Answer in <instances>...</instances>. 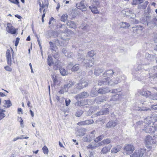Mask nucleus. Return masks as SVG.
Listing matches in <instances>:
<instances>
[{
  "mask_svg": "<svg viewBox=\"0 0 157 157\" xmlns=\"http://www.w3.org/2000/svg\"><path fill=\"white\" fill-rule=\"evenodd\" d=\"M89 96V94L86 92H83L77 95L78 97L80 98H86Z\"/></svg>",
  "mask_w": 157,
  "mask_h": 157,
  "instance_id": "b1692460",
  "label": "nucleus"
},
{
  "mask_svg": "<svg viewBox=\"0 0 157 157\" xmlns=\"http://www.w3.org/2000/svg\"><path fill=\"white\" fill-rule=\"evenodd\" d=\"M151 25V26H155L157 25V18H156L155 16L153 17V18L151 19L148 22L147 24V26Z\"/></svg>",
  "mask_w": 157,
  "mask_h": 157,
  "instance_id": "f8f14e48",
  "label": "nucleus"
},
{
  "mask_svg": "<svg viewBox=\"0 0 157 157\" xmlns=\"http://www.w3.org/2000/svg\"><path fill=\"white\" fill-rule=\"evenodd\" d=\"M121 149V147L119 145H117L112 149L111 152L112 153H116L119 152Z\"/></svg>",
  "mask_w": 157,
  "mask_h": 157,
  "instance_id": "4be33fe9",
  "label": "nucleus"
},
{
  "mask_svg": "<svg viewBox=\"0 0 157 157\" xmlns=\"http://www.w3.org/2000/svg\"><path fill=\"white\" fill-rule=\"evenodd\" d=\"M121 97V95L119 94H116L113 96L110 100L111 101H119L120 100V98Z\"/></svg>",
  "mask_w": 157,
  "mask_h": 157,
  "instance_id": "393cba45",
  "label": "nucleus"
},
{
  "mask_svg": "<svg viewBox=\"0 0 157 157\" xmlns=\"http://www.w3.org/2000/svg\"><path fill=\"white\" fill-rule=\"evenodd\" d=\"M151 19V16L148 15L146 17H142L140 19L141 22L144 24H147L148 22Z\"/></svg>",
  "mask_w": 157,
  "mask_h": 157,
  "instance_id": "a211bd4d",
  "label": "nucleus"
},
{
  "mask_svg": "<svg viewBox=\"0 0 157 157\" xmlns=\"http://www.w3.org/2000/svg\"><path fill=\"white\" fill-rule=\"evenodd\" d=\"M151 155L149 151H147L145 148H140L136 150L131 155L130 157H148Z\"/></svg>",
  "mask_w": 157,
  "mask_h": 157,
  "instance_id": "f03ea898",
  "label": "nucleus"
},
{
  "mask_svg": "<svg viewBox=\"0 0 157 157\" xmlns=\"http://www.w3.org/2000/svg\"><path fill=\"white\" fill-rule=\"evenodd\" d=\"M67 17L68 15L67 14H63L61 17V21L64 22L67 20Z\"/></svg>",
  "mask_w": 157,
  "mask_h": 157,
  "instance_id": "58836bf2",
  "label": "nucleus"
},
{
  "mask_svg": "<svg viewBox=\"0 0 157 157\" xmlns=\"http://www.w3.org/2000/svg\"><path fill=\"white\" fill-rule=\"evenodd\" d=\"M80 82L77 84L76 87H77L78 89H81L83 88V87H82L81 86L82 85H80Z\"/></svg>",
  "mask_w": 157,
  "mask_h": 157,
  "instance_id": "774afa93",
  "label": "nucleus"
},
{
  "mask_svg": "<svg viewBox=\"0 0 157 157\" xmlns=\"http://www.w3.org/2000/svg\"><path fill=\"white\" fill-rule=\"evenodd\" d=\"M95 55V53L94 51L93 50L87 53V55L90 57H93Z\"/></svg>",
  "mask_w": 157,
  "mask_h": 157,
  "instance_id": "79ce46f5",
  "label": "nucleus"
},
{
  "mask_svg": "<svg viewBox=\"0 0 157 157\" xmlns=\"http://www.w3.org/2000/svg\"><path fill=\"white\" fill-rule=\"evenodd\" d=\"M79 69V66L77 64L74 65L71 69L72 71H77Z\"/></svg>",
  "mask_w": 157,
  "mask_h": 157,
  "instance_id": "4c0bfd02",
  "label": "nucleus"
},
{
  "mask_svg": "<svg viewBox=\"0 0 157 157\" xmlns=\"http://www.w3.org/2000/svg\"><path fill=\"white\" fill-rule=\"evenodd\" d=\"M143 123V122L142 121H140L136 123V124L137 126H141Z\"/></svg>",
  "mask_w": 157,
  "mask_h": 157,
  "instance_id": "0e129e2a",
  "label": "nucleus"
},
{
  "mask_svg": "<svg viewBox=\"0 0 157 157\" xmlns=\"http://www.w3.org/2000/svg\"><path fill=\"white\" fill-rule=\"evenodd\" d=\"M77 124L79 125H86L85 124V121H82L79 122L77 123Z\"/></svg>",
  "mask_w": 157,
  "mask_h": 157,
  "instance_id": "680f3d73",
  "label": "nucleus"
},
{
  "mask_svg": "<svg viewBox=\"0 0 157 157\" xmlns=\"http://www.w3.org/2000/svg\"><path fill=\"white\" fill-rule=\"evenodd\" d=\"M151 92L149 91H142L140 93V94L142 96L147 98L149 97L150 98L153 100H157V94H155L153 95H151Z\"/></svg>",
  "mask_w": 157,
  "mask_h": 157,
  "instance_id": "423d86ee",
  "label": "nucleus"
},
{
  "mask_svg": "<svg viewBox=\"0 0 157 157\" xmlns=\"http://www.w3.org/2000/svg\"><path fill=\"white\" fill-rule=\"evenodd\" d=\"M19 40H20V38L19 37H17L16 38V40L15 41V46L17 47V45L19 43Z\"/></svg>",
  "mask_w": 157,
  "mask_h": 157,
  "instance_id": "bf43d9fd",
  "label": "nucleus"
},
{
  "mask_svg": "<svg viewBox=\"0 0 157 157\" xmlns=\"http://www.w3.org/2000/svg\"><path fill=\"white\" fill-rule=\"evenodd\" d=\"M86 129L85 128H82L79 129L77 135L79 136H82L86 134Z\"/></svg>",
  "mask_w": 157,
  "mask_h": 157,
  "instance_id": "aec40b11",
  "label": "nucleus"
},
{
  "mask_svg": "<svg viewBox=\"0 0 157 157\" xmlns=\"http://www.w3.org/2000/svg\"><path fill=\"white\" fill-rule=\"evenodd\" d=\"M85 1L83 0L77 4H76L77 8L82 11H86V7L85 5Z\"/></svg>",
  "mask_w": 157,
  "mask_h": 157,
  "instance_id": "9d476101",
  "label": "nucleus"
},
{
  "mask_svg": "<svg viewBox=\"0 0 157 157\" xmlns=\"http://www.w3.org/2000/svg\"><path fill=\"white\" fill-rule=\"evenodd\" d=\"M91 5L89 6V8L94 14L99 13L97 8L99 6L100 3L98 0H91Z\"/></svg>",
  "mask_w": 157,
  "mask_h": 157,
  "instance_id": "20e7f679",
  "label": "nucleus"
},
{
  "mask_svg": "<svg viewBox=\"0 0 157 157\" xmlns=\"http://www.w3.org/2000/svg\"><path fill=\"white\" fill-rule=\"evenodd\" d=\"M48 63L49 66H51L53 64V60L52 57L48 56Z\"/></svg>",
  "mask_w": 157,
  "mask_h": 157,
  "instance_id": "f704fd0d",
  "label": "nucleus"
},
{
  "mask_svg": "<svg viewBox=\"0 0 157 157\" xmlns=\"http://www.w3.org/2000/svg\"><path fill=\"white\" fill-rule=\"evenodd\" d=\"M59 71L62 76H65L67 75V72L64 68H59Z\"/></svg>",
  "mask_w": 157,
  "mask_h": 157,
  "instance_id": "473e14b6",
  "label": "nucleus"
},
{
  "mask_svg": "<svg viewBox=\"0 0 157 157\" xmlns=\"http://www.w3.org/2000/svg\"><path fill=\"white\" fill-rule=\"evenodd\" d=\"M121 81V79L119 78H116L113 81L111 80L109 77L105 78L103 80H100L98 81V85L101 86L102 85H110L112 86L118 84Z\"/></svg>",
  "mask_w": 157,
  "mask_h": 157,
  "instance_id": "7ed1b4c3",
  "label": "nucleus"
},
{
  "mask_svg": "<svg viewBox=\"0 0 157 157\" xmlns=\"http://www.w3.org/2000/svg\"><path fill=\"white\" fill-rule=\"evenodd\" d=\"M106 97L104 96H101L96 97L95 98L94 101L96 103L100 104L102 102L106 101Z\"/></svg>",
  "mask_w": 157,
  "mask_h": 157,
  "instance_id": "9b49d317",
  "label": "nucleus"
},
{
  "mask_svg": "<svg viewBox=\"0 0 157 157\" xmlns=\"http://www.w3.org/2000/svg\"><path fill=\"white\" fill-rule=\"evenodd\" d=\"M83 112L81 110H78L76 112L75 115L77 117H80L83 113Z\"/></svg>",
  "mask_w": 157,
  "mask_h": 157,
  "instance_id": "a19ab883",
  "label": "nucleus"
},
{
  "mask_svg": "<svg viewBox=\"0 0 157 157\" xmlns=\"http://www.w3.org/2000/svg\"><path fill=\"white\" fill-rule=\"evenodd\" d=\"M135 150L134 146L131 144H126L123 148L124 152L126 155H131Z\"/></svg>",
  "mask_w": 157,
  "mask_h": 157,
  "instance_id": "39448f33",
  "label": "nucleus"
},
{
  "mask_svg": "<svg viewBox=\"0 0 157 157\" xmlns=\"http://www.w3.org/2000/svg\"><path fill=\"white\" fill-rule=\"evenodd\" d=\"M147 12H145V14L146 15H149L151 12V10L150 8L148 7L147 8Z\"/></svg>",
  "mask_w": 157,
  "mask_h": 157,
  "instance_id": "69168bd1",
  "label": "nucleus"
},
{
  "mask_svg": "<svg viewBox=\"0 0 157 157\" xmlns=\"http://www.w3.org/2000/svg\"><path fill=\"white\" fill-rule=\"evenodd\" d=\"M67 89H66V88H64H64L61 89L59 91V93H60L61 94H63L64 92H67Z\"/></svg>",
  "mask_w": 157,
  "mask_h": 157,
  "instance_id": "4d7b16f0",
  "label": "nucleus"
},
{
  "mask_svg": "<svg viewBox=\"0 0 157 157\" xmlns=\"http://www.w3.org/2000/svg\"><path fill=\"white\" fill-rule=\"evenodd\" d=\"M145 129L146 132H155V128H154V127L151 126H146Z\"/></svg>",
  "mask_w": 157,
  "mask_h": 157,
  "instance_id": "412c9836",
  "label": "nucleus"
},
{
  "mask_svg": "<svg viewBox=\"0 0 157 157\" xmlns=\"http://www.w3.org/2000/svg\"><path fill=\"white\" fill-rule=\"evenodd\" d=\"M52 80L53 81L54 83H55L57 82V76L56 75H54V76H52Z\"/></svg>",
  "mask_w": 157,
  "mask_h": 157,
  "instance_id": "052dcab7",
  "label": "nucleus"
},
{
  "mask_svg": "<svg viewBox=\"0 0 157 157\" xmlns=\"http://www.w3.org/2000/svg\"><path fill=\"white\" fill-rule=\"evenodd\" d=\"M138 110L143 111H147L148 110H150V109L149 108H142L140 107H138L137 109H136Z\"/></svg>",
  "mask_w": 157,
  "mask_h": 157,
  "instance_id": "de8ad7c7",
  "label": "nucleus"
},
{
  "mask_svg": "<svg viewBox=\"0 0 157 157\" xmlns=\"http://www.w3.org/2000/svg\"><path fill=\"white\" fill-rule=\"evenodd\" d=\"M103 114H107L109 113V110L108 108H105L102 110Z\"/></svg>",
  "mask_w": 157,
  "mask_h": 157,
  "instance_id": "864d4df0",
  "label": "nucleus"
},
{
  "mask_svg": "<svg viewBox=\"0 0 157 157\" xmlns=\"http://www.w3.org/2000/svg\"><path fill=\"white\" fill-rule=\"evenodd\" d=\"M128 11H129V14H131V15H129L128 13V11H127V13H126V14H127V15H129V16H130L132 18H134V17H136V15L135 14H134V13H133V12H132V11H130V10H128Z\"/></svg>",
  "mask_w": 157,
  "mask_h": 157,
  "instance_id": "37998d69",
  "label": "nucleus"
},
{
  "mask_svg": "<svg viewBox=\"0 0 157 157\" xmlns=\"http://www.w3.org/2000/svg\"><path fill=\"white\" fill-rule=\"evenodd\" d=\"M104 71V70L102 68H96L95 69L94 73L96 75L98 76L102 73Z\"/></svg>",
  "mask_w": 157,
  "mask_h": 157,
  "instance_id": "5701e85b",
  "label": "nucleus"
},
{
  "mask_svg": "<svg viewBox=\"0 0 157 157\" xmlns=\"http://www.w3.org/2000/svg\"><path fill=\"white\" fill-rule=\"evenodd\" d=\"M67 26H69L70 28H75L76 27V25L74 22L69 21L67 23Z\"/></svg>",
  "mask_w": 157,
  "mask_h": 157,
  "instance_id": "a878e982",
  "label": "nucleus"
},
{
  "mask_svg": "<svg viewBox=\"0 0 157 157\" xmlns=\"http://www.w3.org/2000/svg\"><path fill=\"white\" fill-rule=\"evenodd\" d=\"M73 55V54L71 52H67V53H65V56H67L68 57H71Z\"/></svg>",
  "mask_w": 157,
  "mask_h": 157,
  "instance_id": "5fc2aeb1",
  "label": "nucleus"
},
{
  "mask_svg": "<svg viewBox=\"0 0 157 157\" xmlns=\"http://www.w3.org/2000/svg\"><path fill=\"white\" fill-rule=\"evenodd\" d=\"M78 57L77 58L78 61H83L85 59V56L84 55H80L78 56Z\"/></svg>",
  "mask_w": 157,
  "mask_h": 157,
  "instance_id": "c03bdc74",
  "label": "nucleus"
},
{
  "mask_svg": "<svg viewBox=\"0 0 157 157\" xmlns=\"http://www.w3.org/2000/svg\"><path fill=\"white\" fill-rule=\"evenodd\" d=\"M98 90L96 88H93L91 91L90 96L93 97L96 96L98 95Z\"/></svg>",
  "mask_w": 157,
  "mask_h": 157,
  "instance_id": "bb28decb",
  "label": "nucleus"
},
{
  "mask_svg": "<svg viewBox=\"0 0 157 157\" xmlns=\"http://www.w3.org/2000/svg\"><path fill=\"white\" fill-rule=\"evenodd\" d=\"M112 146H110L108 145L102 148L101 151L100 152V153L101 154H104L108 153L110 151Z\"/></svg>",
  "mask_w": 157,
  "mask_h": 157,
  "instance_id": "dca6fc26",
  "label": "nucleus"
},
{
  "mask_svg": "<svg viewBox=\"0 0 157 157\" xmlns=\"http://www.w3.org/2000/svg\"><path fill=\"white\" fill-rule=\"evenodd\" d=\"M120 90H118L117 89H115L113 90H109V92H111L113 93H117V92H120Z\"/></svg>",
  "mask_w": 157,
  "mask_h": 157,
  "instance_id": "6e6d98bb",
  "label": "nucleus"
},
{
  "mask_svg": "<svg viewBox=\"0 0 157 157\" xmlns=\"http://www.w3.org/2000/svg\"><path fill=\"white\" fill-rule=\"evenodd\" d=\"M114 73V72L113 70L110 69L105 71L103 75L105 77L108 76L111 77L113 76Z\"/></svg>",
  "mask_w": 157,
  "mask_h": 157,
  "instance_id": "f3484780",
  "label": "nucleus"
},
{
  "mask_svg": "<svg viewBox=\"0 0 157 157\" xmlns=\"http://www.w3.org/2000/svg\"><path fill=\"white\" fill-rule=\"evenodd\" d=\"M52 24L53 25V26H56V29H58V25H56V23H58V20H56L55 19H54V18L53 20H52Z\"/></svg>",
  "mask_w": 157,
  "mask_h": 157,
  "instance_id": "a18cd8bd",
  "label": "nucleus"
},
{
  "mask_svg": "<svg viewBox=\"0 0 157 157\" xmlns=\"http://www.w3.org/2000/svg\"><path fill=\"white\" fill-rule=\"evenodd\" d=\"M129 24L126 22H121L120 23V28H126L130 26Z\"/></svg>",
  "mask_w": 157,
  "mask_h": 157,
  "instance_id": "2f4dec72",
  "label": "nucleus"
},
{
  "mask_svg": "<svg viewBox=\"0 0 157 157\" xmlns=\"http://www.w3.org/2000/svg\"><path fill=\"white\" fill-rule=\"evenodd\" d=\"M95 131H92L89 135H87L85 137L83 138V140L85 142H90L95 137Z\"/></svg>",
  "mask_w": 157,
  "mask_h": 157,
  "instance_id": "0eeeda50",
  "label": "nucleus"
},
{
  "mask_svg": "<svg viewBox=\"0 0 157 157\" xmlns=\"http://www.w3.org/2000/svg\"><path fill=\"white\" fill-rule=\"evenodd\" d=\"M10 2L13 3L14 4L18 5V6H19V0H9Z\"/></svg>",
  "mask_w": 157,
  "mask_h": 157,
  "instance_id": "603ef678",
  "label": "nucleus"
},
{
  "mask_svg": "<svg viewBox=\"0 0 157 157\" xmlns=\"http://www.w3.org/2000/svg\"><path fill=\"white\" fill-rule=\"evenodd\" d=\"M4 101H5V103L3 106L4 107L9 108L12 105V104L10 100H5Z\"/></svg>",
  "mask_w": 157,
  "mask_h": 157,
  "instance_id": "7c9ffc66",
  "label": "nucleus"
},
{
  "mask_svg": "<svg viewBox=\"0 0 157 157\" xmlns=\"http://www.w3.org/2000/svg\"><path fill=\"white\" fill-rule=\"evenodd\" d=\"M6 57L7 63L8 65H11V57L10 54V51L7 49L6 52Z\"/></svg>",
  "mask_w": 157,
  "mask_h": 157,
  "instance_id": "2eb2a0df",
  "label": "nucleus"
},
{
  "mask_svg": "<svg viewBox=\"0 0 157 157\" xmlns=\"http://www.w3.org/2000/svg\"><path fill=\"white\" fill-rule=\"evenodd\" d=\"M117 124V120L111 121L108 122L106 125V127L108 128L115 127Z\"/></svg>",
  "mask_w": 157,
  "mask_h": 157,
  "instance_id": "4468645a",
  "label": "nucleus"
},
{
  "mask_svg": "<svg viewBox=\"0 0 157 157\" xmlns=\"http://www.w3.org/2000/svg\"><path fill=\"white\" fill-rule=\"evenodd\" d=\"M140 3L139 0H133L132 2V4L134 5L139 4Z\"/></svg>",
  "mask_w": 157,
  "mask_h": 157,
  "instance_id": "8fccbe9b",
  "label": "nucleus"
},
{
  "mask_svg": "<svg viewBox=\"0 0 157 157\" xmlns=\"http://www.w3.org/2000/svg\"><path fill=\"white\" fill-rule=\"evenodd\" d=\"M110 139L109 138H107L104 139L100 143H99V145L101 146L102 145V143H103L104 144H107L110 143Z\"/></svg>",
  "mask_w": 157,
  "mask_h": 157,
  "instance_id": "c756f323",
  "label": "nucleus"
},
{
  "mask_svg": "<svg viewBox=\"0 0 157 157\" xmlns=\"http://www.w3.org/2000/svg\"><path fill=\"white\" fill-rule=\"evenodd\" d=\"M155 119L153 117H147L145 120V122L147 123L149 125L152 124H154Z\"/></svg>",
  "mask_w": 157,
  "mask_h": 157,
  "instance_id": "6ab92c4d",
  "label": "nucleus"
},
{
  "mask_svg": "<svg viewBox=\"0 0 157 157\" xmlns=\"http://www.w3.org/2000/svg\"><path fill=\"white\" fill-rule=\"evenodd\" d=\"M103 114V113L102 110H100V111L98 112L97 113V116H99L101 115H102Z\"/></svg>",
  "mask_w": 157,
  "mask_h": 157,
  "instance_id": "338daca9",
  "label": "nucleus"
},
{
  "mask_svg": "<svg viewBox=\"0 0 157 157\" xmlns=\"http://www.w3.org/2000/svg\"><path fill=\"white\" fill-rule=\"evenodd\" d=\"M108 92V89L106 88L99 89L98 90V93L100 94H104Z\"/></svg>",
  "mask_w": 157,
  "mask_h": 157,
  "instance_id": "cd10ccee",
  "label": "nucleus"
},
{
  "mask_svg": "<svg viewBox=\"0 0 157 157\" xmlns=\"http://www.w3.org/2000/svg\"><path fill=\"white\" fill-rule=\"evenodd\" d=\"M71 101L69 99H65V103L66 105L67 106H68L70 103Z\"/></svg>",
  "mask_w": 157,
  "mask_h": 157,
  "instance_id": "13d9d810",
  "label": "nucleus"
},
{
  "mask_svg": "<svg viewBox=\"0 0 157 157\" xmlns=\"http://www.w3.org/2000/svg\"><path fill=\"white\" fill-rule=\"evenodd\" d=\"M86 125L94 123V121L93 120H86L85 121Z\"/></svg>",
  "mask_w": 157,
  "mask_h": 157,
  "instance_id": "49530a36",
  "label": "nucleus"
},
{
  "mask_svg": "<svg viewBox=\"0 0 157 157\" xmlns=\"http://www.w3.org/2000/svg\"><path fill=\"white\" fill-rule=\"evenodd\" d=\"M147 144L151 145L155 144V140L150 136H147L145 139Z\"/></svg>",
  "mask_w": 157,
  "mask_h": 157,
  "instance_id": "ddd939ff",
  "label": "nucleus"
},
{
  "mask_svg": "<svg viewBox=\"0 0 157 157\" xmlns=\"http://www.w3.org/2000/svg\"><path fill=\"white\" fill-rule=\"evenodd\" d=\"M42 150L44 154H48V149L46 146H44L42 148Z\"/></svg>",
  "mask_w": 157,
  "mask_h": 157,
  "instance_id": "ea45409f",
  "label": "nucleus"
},
{
  "mask_svg": "<svg viewBox=\"0 0 157 157\" xmlns=\"http://www.w3.org/2000/svg\"><path fill=\"white\" fill-rule=\"evenodd\" d=\"M5 110L0 109V120L3 118L5 116V114L3 113Z\"/></svg>",
  "mask_w": 157,
  "mask_h": 157,
  "instance_id": "e433bc0d",
  "label": "nucleus"
},
{
  "mask_svg": "<svg viewBox=\"0 0 157 157\" xmlns=\"http://www.w3.org/2000/svg\"><path fill=\"white\" fill-rule=\"evenodd\" d=\"M85 102L86 103V100H83L81 101H78V102H76L75 104V105L76 106H82L83 105H86Z\"/></svg>",
  "mask_w": 157,
  "mask_h": 157,
  "instance_id": "c85d7f7f",
  "label": "nucleus"
},
{
  "mask_svg": "<svg viewBox=\"0 0 157 157\" xmlns=\"http://www.w3.org/2000/svg\"><path fill=\"white\" fill-rule=\"evenodd\" d=\"M83 65L86 67H91L94 65V62L93 59H86L82 61Z\"/></svg>",
  "mask_w": 157,
  "mask_h": 157,
  "instance_id": "1a4fd4ad",
  "label": "nucleus"
},
{
  "mask_svg": "<svg viewBox=\"0 0 157 157\" xmlns=\"http://www.w3.org/2000/svg\"><path fill=\"white\" fill-rule=\"evenodd\" d=\"M6 31L9 33L12 34H14L16 33V29L11 25L10 23L7 24V26L6 28Z\"/></svg>",
  "mask_w": 157,
  "mask_h": 157,
  "instance_id": "6e6552de",
  "label": "nucleus"
},
{
  "mask_svg": "<svg viewBox=\"0 0 157 157\" xmlns=\"http://www.w3.org/2000/svg\"><path fill=\"white\" fill-rule=\"evenodd\" d=\"M59 31L61 33V34L60 40H59L61 42V46H65L68 43L70 38L67 33V29L64 25H62L60 27Z\"/></svg>",
  "mask_w": 157,
  "mask_h": 157,
  "instance_id": "f257e3e1",
  "label": "nucleus"
},
{
  "mask_svg": "<svg viewBox=\"0 0 157 157\" xmlns=\"http://www.w3.org/2000/svg\"><path fill=\"white\" fill-rule=\"evenodd\" d=\"M73 85L74 83L72 82H70L68 84L64 85V88H66L67 90L68 89L71 87Z\"/></svg>",
  "mask_w": 157,
  "mask_h": 157,
  "instance_id": "c9c22d12",
  "label": "nucleus"
},
{
  "mask_svg": "<svg viewBox=\"0 0 157 157\" xmlns=\"http://www.w3.org/2000/svg\"><path fill=\"white\" fill-rule=\"evenodd\" d=\"M80 85H82L81 86L82 87H83V88L86 87L88 85V82L87 81L83 80L81 81Z\"/></svg>",
  "mask_w": 157,
  "mask_h": 157,
  "instance_id": "72a5a7b5",
  "label": "nucleus"
},
{
  "mask_svg": "<svg viewBox=\"0 0 157 157\" xmlns=\"http://www.w3.org/2000/svg\"><path fill=\"white\" fill-rule=\"evenodd\" d=\"M92 144V143H91L87 147L90 149H94L96 147H97V146H94Z\"/></svg>",
  "mask_w": 157,
  "mask_h": 157,
  "instance_id": "09e8293b",
  "label": "nucleus"
},
{
  "mask_svg": "<svg viewBox=\"0 0 157 157\" xmlns=\"http://www.w3.org/2000/svg\"><path fill=\"white\" fill-rule=\"evenodd\" d=\"M5 69L7 71H10L12 69L9 66H6L4 67Z\"/></svg>",
  "mask_w": 157,
  "mask_h": 157,
  "instance_id": "e2e57ef3",
  "label": "nucleus"
},
{
  "mask_svg": "<svg viewBox=\"0 0 157 157\" xmlns=\"http://www.w3.org/2000/svg\"><path fill=\"white\" fill-rule=\"evenodd\" d=\"M78 56L84 55V52L83 50L79 49L78 51Z\"/></svg>",
  "mask_w": 157,
  "mask_h": 157,
  "instance_id": "3c124183",
  "label": "nucleus"
}]
</instances>
